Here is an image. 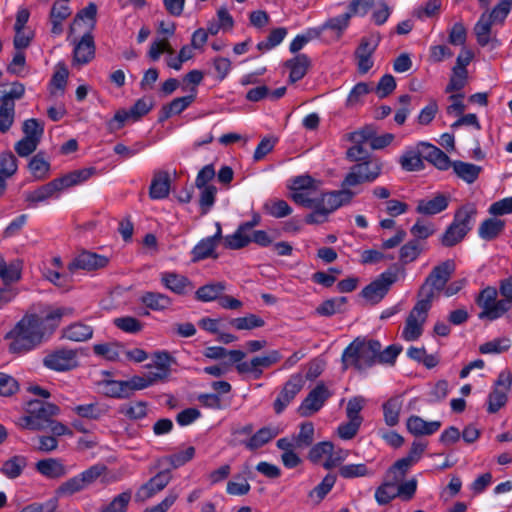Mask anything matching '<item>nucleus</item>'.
Segmentation results:
<instances>
[{"label": "nucleus", "instance_id": "f257e3e1", "mask_svg": "<svg viewBox=\"0 0 512 512\" xmlns=\"http://www.w3.org/2000/svg\"><path fill=\"white\" fill-rule=\"evenodd\" d=\"M46 334L43 320L36 314H26L6 335L11 339L9 350L13 353L28 352L38 346Z\"/></svg>", "mask_w": 512, "mask_h": 512}, {"label": "nucleus", "instance_id": "f03ea898", "mask_svg": "<svg viewBox=\"0 0 512 512\" xmlns=\"http://www.w3.org/2000/svg\"><path fill=\"white\" fill-rule=\"evenodd\" d=\"M382 348L377 340L355 339L342 354L344 368L354 367L359 371L372 367L377 362V355Z\"/></svg>", "mask_w": 512, "mask_h": 512}, {"label": "nucleus", "instance_id": "7ed1b4c3", "mask_svg": "<svg viewBox=\"0 0 512 512\" xmlns=\"http://www.w3.org/2000/svg\"><path fill=\"white\" fill-rule=\"evenodd\" d=\"M59 413L60 408L53 403L31 400L27 403L26 413L20 416L15 423L21 429L40 431L48 428L52 417Z\"/></svg>", "mask_w": 512, "mask_h": 512}, {"label": "nucleus", "instance_id": "20e7f679", "mask_svg": "<svg viewBox=\"0 0 512 512\" xmlns=\"http://www.w3.org/2000/svg\"><path fill=\"white\" fill-rule=\"evenodd\" d=\"M382 170L383 163L379 159H366L349 168L341 182V187H348L352 190L364 183H373L380 177Z\"/></svg>", "mask_w": 512, "mask_h": 512}, {"label": "nucleus", "instance_id": "39448f33", "mask_svg": "<svg viewBox=\"0 0 512 512\" xmlns=\"http://www.w3.org/2000/svg\"><path fill=\"white\" fill-rule=\"evenodd\" d=\"M454 270L455 265L450 260L435 266L420 287L417 296L433 303L440 291L444 290Z\"/></svg>", "mask_w": 512, "mask_h": 512}, {"label": "nucleus", "instance_id": "423d86ee", "mask_svg": "<svg viewBox=\"0 0 512 512\" xmlns=\"http://www.w3.org/2000/svg\"><path fill=\"white\" fill-rule=\"evenodd\" d=\"M431 307L432 303L417 296V302L409 312L401 333L405 341H415L420 338Z\"/></svg>", "mask_w": 512, "mask_h": 512}, {"label": "nucleus", "instance_id": "0eeeda50", "mask_svg": "<svg viewBox=\"0 0 512 512\" xmlns=\"http://www.w3.org/2000/svg\"><path fill=\"white\" fill-rule=\"evenodd\" d=\"M96 14L97 6L94 3H89L85 8L78 11L69 26L68 39L73 35L92 36V31L96 26Z\"/></svg>", "mask_w": 512, "mask_h": 512}, {"label": "nucleus", "instance_id": "6e6552de", "mask_svg": "<svg viewBox=\"0 0 512 512\" xmlns=\"http://www.w3.org/2000/svg\"><path fill=\"white\" fill-rule=\"evenodd\" d=\"M43 364L57 372L72 370L78 366V351L68 348L56 349L44 357Z\"/></svg>", "mask_w": 512, "mask_h": 512}, {"label": "nucleus", "instance_id": "1a4fd4ad", "mask_svg": "<svg viewBox=\"0 0 512 512\" xmlns=\"http://www.w3.org/2000/svg\"><path fill=\"white\" fill-rule=\"evenodd\" d=\"M511 386V372L508 370L500 372L491 393L488 395L487 411L489 413H496L506 404L507 394L510 391Z\"/></svg>", "mask_w": 512, "mask_h": 512}, {"label": "nucleus", "instance_id": "9d476101", "mask_svg": "<svg viewBox=\"0 0 512 512\" xmlns=\"http://www.w3.org/2000/svg\"><path fill=\"white\" fill-rule=\"evenodd\" d=\"M356 195L357 192L348 187H341L340 190L321 194L320 197H317L316 203L330 214L338 208L350 204Z\"/></svg>", "mask_w": 512, "mask_h": 512}, {"label": "nucleus", "instance_id": "9b49d317", "mask_svg": "<svg viewBox=\"0 0 512 512\" xmlns=\"http://www.w3.org/2000/svg\"><path fill=\"white\" fill-rule=\"evenodd\" d=\"M331 395L324 383L317 384L302 401L299 407L300 414L305 417L313 415L323 407Z\"/></svg>", "mask_w": 512, "mask_h": 512}, {"label": "nucleus", "instance_id": "f8f14e48", "mask_svg": "<svg viewBox=\"0 0 512 512\" xmlns=\"http://www.w3.org/2000/svg\"><path fill=\"white\" fill-rule=\"evenodd\" d=\"M379 41L380 38L378 36L361 39V42L355 51L357 69L360 74H366L373 67L374 61L372 55L375 52Z\"/></svg>", "mask_w": 512, "mask_h": 512}, {"label": "nucleus", "instance_id": "ddd939ff", "mask_svg": "<svg viewBox=\"0 0 512 512\" xmlns=\"http://www.w3.org/2000/svg\"><path fill=\"white\" fill-rule=\"evenodd\" d=\"M304 386L303 377L300 374L292 375L284 384L281 392L274 401V410L277 414L282 413L295 396L302 390Z\"/></svg>", "mask_w": 512, "mask_h": 512}, {"label": "nucleus", "instance_id": "4468645a", "mask_svg": "<svg viewBox=\"0 0 512 512\" xmlns=\"http://www.w3.org/2000/svg\"><path fill=\"white\" fill-rule=\"evenodd\" d=\"M109 263V258L90 251H83L78 254L73 261L68 265V269L74 272L77 269L86 271H94L106 267Z\"/></svg>", "mask_w": 512, "mask_h": 512}, {"label": "nucleus", "instance_id": "2eb2a0df", "mask_svg": "<svg viewBox=\"0 0 512 512\" xmlns=\"http://www.w3.org/2000/svg\"><path fill=\"white\" fill-rule=\"evenodd\" d=\"M72 8L66 1H55L49 12L50 32L60 36L64 32V23L72 15Z\"/></svg>", "mask_w": 512, "mask_h": 512}, {"label": "nucleus", "instance_id": "dca6fc26", "mask_svg": "<svg viewBox=\"0 0 512 512\" xmlns=\"http://www.w3.org/2000/svg\"><path fill=\"white\" fill-rule=\"evenodd\" d=\"M160 282L165 289L179 296L188 294L194 287L188 277L176 272L160 273Z\"/></svg>", "mask_w": 512, "mask_h": 512}, {"label": "nucleus", "instance_id": "f3484780", "mask_svg": "<svg viewBox=\"0 0 512 512\" xmlns=\"http://www.w3.org/2000/svg\"><path fill=\"white\" fill-rule=\"evenodd\" d=\"M171 474L168 471H161L152 477L147 483L143 484L138 490L136 496L139 500H147L158 492L162 491L170 482Z\"/></svg>", "mask_w": 512, "mask_h": 512}, {"label": "nucleus", "instance_id": "a211bd4d", "mask_svg": "<svg viewBox=\"0 0 512 512\" xmlns=\"http://www.w3.org/2000/svg\"><path fill=\"white\" fill-rule=\"evenodd\" d=\"M392 280L382 274L379 278L367 285L361 292L362 296L371 304L380 302L387 294Z\"/></svg>", "mask_w": 512, "mask_h": 512}, {"label": "nucleus", "instance_id": "6ab92c4d", "mask_svg": "<svg viewBox=\"0 0 512 512\" xmlns=\"http://www.w3.org/2000/svg\"><path fill=\"white\" fill-rule=\"evenodd\" d=\"M38 473L48 479H59L68 474V468L58 458H47L39 460L35 464Z\"/></svg>", "mask_w": 512, "mask_h": 512}, {"label": "nucleus", "instance_id": "aec40b11", "mask_svg": "<svg viewBox=\"0 0 512 512\" xmlns=\"http://www.w3.org/2000/svg\"><path fill=\"white\" fill-rule=\"evenodd\" d=\"M93 168H83L79 170H75L71 173H68L62 177L53 179V182L57 188L58 194H60L63 190L68 189L72 186L81 184L88 180L93 174Z\"/></svg>", "mask_w": 512, "mask_h": 512}, {"label": "nucleus", "instance_id": "412c9836", "mask_svg": "<svg viewBox=\"0 0 512 512\" xmlns=\"http://www.w3.org/2000/svg\"><path fill=\"white\" fill-rule=\"evenodd\" d=\"M93 168H83L79 170H75L71 173H68L62 177L53 179V182L57 188L58 194H60L63 190L68 189L72 186L81 184L88 180L93 174Z\"/></svg>", "mask_w": 512, "mask_h": 512}, {"label": "nucleus", "instance_id": "4be33fe9", "mask_svg": "<svg viewBox=\"0 0 512 512\" xmlns=\"http://www.w3.org/2000/svg\"><path fill=\"white\" fill-rule=\"evenodd\" d=\"M221 239V227L217 224V232L213 236L200 240L192 249L193 261L204 260L213 256L217 242Z\"/></svg>", "mask_w": 512, "mask_h": 512}, {"label": "nucleus", "instance_id": "5701e85b", "mask_svg": "<svg viewBox=\"0 0 512 512\" xmlns=\"http://www.w3.org/2000/svg\"><path fill=\"white\" fill-rule=\"evenodd\" d=\"M74 62L79 65L89 63L95 56V44L93 36L81 37L79 41H73Z\"/></svg>", "mask_w": 512, "mask_h": 512}, {"label": "nucleus", "instance_id": "b1692460", "mask_svg": "<svg viewBox=\"0 0 512 512\" xmlns=\"http://www.w3.org/2000/svg\"><path fill=\"white\" fill-rule=\"evenodd\" d=\"M141 303L148 309L153 311H165L173 305L170 296L155 291H146L140 296Z\"/></svg>", "mask_w": 512, "mask_h": 512}, {"label": "nucleus", "instance_id": "393cba45", "mask_svg": "<svg viewBox=\"0 0 512 512\" xmlns=\"http://www.w3.org/2000/svg\"><path fill=\"white\" fill-rule=\"evenodd\" d=\"M406 427L415 436L432 435L440 429L441 422L425 421L419 416L412 415L408 418Z\"/></svg>", "mask_w": 512, "mask_h": 512}, {"label": "nucleus", "instance_id": "a878e982", "mask_svg": "<svg viewBox=\"0 0 512 512\" xmlns=\"http://www.w3.org/2000/svg\"><path fill=\"white\" fill-rule=\"evenodd\" d=\"M149 369L147 375L152 385L165 379L170 373V357L168 353L156 354L153 364L149 365Z\"/></svg>", "mask_w": 512, "mask_h": 512}, {"label": "nucleus", "instance_id": "bb28decb", "mask_svg": "<svg viewBox=\"0 0 512 512\" xmlns=\"http://www.w3.org/2000/svg\"><path fill=\"white\" fill-rule=\"evenodd\" d=\"M170 192V178L165 171H159L154 174L149 188L151 199L159 200L168 197Z\"/></svg>", "mask_w": 512, "mask_h": 512}, {"label": "nucleus", "instance_id": "cd10ccee", "mask_svg": "<svg viewBox=\"0 0 512 512\" xmlns=\"http://www.w3.org/2000/svg\"><path fill=\"white\" fill-rule=\"evenodd\" d=\"M71 411L80 418L92 421L100 420L107 413V409L97 401L75 405Z\"/></svg>", "mask_w": 512, "mask_h": 512}, {"label": "nucleus", "instance_id": "c85d7f7f", "mask_svg": "<svg viewBox=\"0 0 512 512\" xmlns=\"http://www.w3.org/2000/svg\"><path fill=\"white\" fill-rule=\"evenodd\" d=\"M93 328L83 322H74L65 327L62 331V337L74 341L84 342L92 338Z\"/></svg>", "mask_w": 512, "mask_h": 512}, {"label": "nucleus", "instance_id": "c756f323", "mask_svg": "<svg viewBox=\"0 0 512 512\" xmlns=\"http://www.w3.org/2000/svg\"><path fill=\"white\" fill-rule=\"evenodd\" d=\"M311 60L306 54H298L286 61L285 66L290 70L289 80L294 83L301 80L307 73Z\"/></svg>", "mask_w": 512, "mask_h": 512}, {"label": "nucleus", "instance_id": "7c9ffc66", "mask_svg": "<svg viewBox=\"0 0 512 512\" xmlns=\"http://www.w3.org/2000/svg\"><path fill=\"white\" fill-rule=\"evenodd\" d=\"M449 204V198L438 194L432 199H422L418 202L416 211L424 215H435L444 211Z\"/></svg>", "mask_w": 512, "mask_h": 512}, {"label": "nucleus", "instance_id": "2f4dec72", "mask_svg": "<svg viewBox=\"0 0 512 512\" xmlns=\"http://www.w3.org/2000/svg\"><path fill=\"white\" fill-rule=\"evenodd\" d=\"M477 208L473 203H467L456 210L452 223L469 232L475 222Z\"/></svg>", "mask_w": 512, "mask_h": 512}, {"label": "nucleus", "instance_id": "473e14b6", "mask_svg": "<svg viewBox=\"0 0 512 512\" xmlns=\"http://www.w3.org/2000/svg\"><path fill=\"white\" fill-rule=\"evenodd\" d=\"M225 290V282H211L199 287L195 292V298L201 302H212L215 300L219 301V298Z\"/></svg>", "mask_w": 512, "mask_h": 512}, {"label": "nucleus", "instance_id": "72a5a7b5", "mask_svg": "<svg viewBox=\"0 0 512 512\" xmlns=\"http://www.w3.org/2000/svg\"><path fill=\"white\" fill-rule=\"evenodd\" d=\"M398 480H394L393 477H387L385 475L384 482L375 490V500L379 505H386L393 499L397 498V484Z\"/></svg>", "mask_w": 512, "mask_h": 512}, {"label": "nucleus", "instance_id": "f704fd0d", "mask_svg": "<svg viewBox=\"0 0 512 512\" xmlns=\"http://www.w3.org/2000/svg\"><path fill=\"white\" fill-rule=\"evenodd\" d=\"M505 228V221L496 217L484 220L479 228L478 235L481 239L491 241L497 238Z\"/></svg>", "mask_w": 512, "mask_h": 512}, {"label": "nucleus", "instance_id": "c9c22d12", "mask_svg": "<svg viewBox=\"0 0 512 512\" xmlns=\"http://www.w3.org/2000/svg\"><path fill=\"white\" fill-rule=\"evenodd\" d=\"M278 434L279 430L275 427H263L259 429L249 440L245 441L244 445L247 449L254 451L267 444Z\"/></svg>", "mask_w": 512, "mask_h": 512}, {"label": "nucleus", "instance_id": "e433bc0d", "mask_svg": "<svg viewBox=\"0 0 512 512\" xmlns=\"http://www.w3.org/2000/svg\"><path fill=\"white\" fill-rule=\"evenodd\" d=\"M59 194L57 192V188L52 181L48 182L45 185L38 187L37 189L26 193L25 200L31 204H38L40 202H44L51 198H58Z\"/></svg>", "mask_w": 512, "mask_h": 512}, {"label": "nucleus", "instance_id": "4c0bfd02", "mask_svg": "<svg viewBox=\"0 0 512 512\" xmlns=\"http://www.w3.org/2000/svg\"><path fill=\"white\" fill-rule=\"evenodd\" d=\"M26 466V457L23 455H15L3 462L0 472L8 479H15L22 474Z\"/></svg>", "mask_w": 512, "mask_h": 512}, {"label": "nucleus", "instance_id": "58836bf2", "mask_svg": "<svg viewBox=\"0 0 512 512\" xmlns=\"http://www.w3.org/2000/svg\"><path fill=\"white\" fill-rule=\"evenodd\" d=\"M21 270L22 263L20 261L17 260L7 264L3 256L0 255V278L6 285L19 281Z\"/></svg>", "mask_w": 512, "mask_h": 512}, {"label": "nucleus", "instance_id": "ea45409f", "mask_svg": "<svg viewBox=\"0 0 512 512\" xmlns=\"http://www.w3.org/2000/svg\"><path fill=\"white\" fill-rule=\"evenodd\" d=\"M336 480L335 474H327L316 487L309 491L308 498L316 504L320 503L332 490Z\"/></svg>", "mask_w": 512, "mask_h": 512}, {"label": "nucleus", "instance_id": "a19ab883", "mask_svg": "<svg viewBox=\"0 0 512 512\" xmlns=\"http://www.w3.org/2000/svg\"><path fill=\"white\" fill-rule=\"evenodd\" d=\"M28 169L34 179L44 180L49 175L50 163L46 160L43 152H38L29 161Z\"/></svg>", "mask_w": 512, "mask_h": 512}, {"label": "nucleus", "instance_id": "79ce46f5", "mask_svg": "<svg viewBox=\"0 0 512 512\" xmlns=\"http://www.w3.org/2000/svg\"><path fill=\"white\" fill-rule=\"evenodd\" d=\"M374 474V470L369 468L365 463L345 464L339 468V475L344 479L372 477Z\"/></svg>", "mask_w": 512, "mask_h": 512}, {"label": "nucleus", "instance_id": "37998d69", "mask_svg": "<svg viewBox=\"0 0 512 512\" xmlns=\"http://www.w3.org/2000/svg\"><path fill=\"white\" fill-rule=\"evenodd\" d=\"M402 408L400 396L390 398L383 404L384 420L388 426H395L399 422V415Z\"/></svg>", "mask_w": 512, "mask_h": 512}, {"label": "nucleus", "instance_id": "c03bdc74", "mask_svg": "<svg viewBox=\"0 0 512 512\" xmlns=\"http://www.w3.org/2000/svg\"><path fill=\"white\" fill-rule=\"evenodd\" d=\"M427 152L425 158L439 170H447L452 166V162L448 155L438 147L426 144Z\"/></svg>", "mask_w": 512, "mask_h": 512}, {"label": "nucleus", "instance_id": "a18cd8bd", "mask_svg": "<svg viewBox=\"0 0 512 512\" xmlns=\"http://www.w3.org/2000/svg\"><path fill=\"white\" fill-rule=\"evenodd\" d=\"M456 175L467 183H473L479 176L481 167L462 161H455L452 164Z\"/></svg>", "mask_w": 512, "mask_h": 512}, {"label": "nucleus", "instance_id": "49530a36", "mask_svg": "<svg viewBox=\"0 0 512 512\" xmlns=\"http://www.w3.org/2000/svg\"><path fill=\"white\" fill-rule=\"evenodd\" d=\"M126 381L106 380L102 383L103 394L111 398H128L130 397Z\"/></svg>", "mask_w": 512, "mask_h": 512}, {"label": "nucleus", "instance_id": "de8ad7c7", "mask_svg": "<svg viewBox=\"0 0 512 512\" xmlns=\"http://www.w3.org/2000/svg\"><path fill=\"white\" fill-rule=\"evenodd\" d=\"M248 230L241 224L236 231L225 237V247L233 250L241 249L251 242Z\"/></svg>", "mask_w": 512, "mask_h": 512}, {"label": "nucleus", "instance_id": "09e8293b", "mask_svg": "<svg viewBox=\"0 0 512 512\" xmlns=\"http://www.w3.org/2000/svg\"><path fill=\"white\" fill-rule=\"evenodd\" d=\"M230 325L236 330H253L265 325L263 318L256 314H247L243 317L233 318Z\"/></svg>", "mask_w": 512, "mask_h": 512}, {"label": "nucleus", "instance_id": "8fccbe9b", "mask_svg": "<svg viewBox=\"0 0 512 512\" xmlns=\"http://www.w3.org/2000/svg\"><path fill=\"white\" fill-rule=\"evenodd\" d=\"M119 412L130 420H140L147 416V402L135 401L120 406Z\"/></svg>", "mask_w": 512, "mask_h": 512}, {"label": "nucleus", "instance_id": "3c124183", "mask_svg": "<svg viewBox=\"0 0 512 512\" xmlns=\"http://www.w3.org/2000/svg\"><path fill=\"white\" fill-rule=\"evenodd\" d=\"M509 300L500 299L489 305L479 314L480 319L496 320L502 317L511 308Z\"/></svg>", "mask_w": 512, "mask_h": 512}, {"label": "nucleus", "instance_id": "603ef678", "mask_svg": "<svg viewBox=\"0 0 512 512\" xmlns=\"http://www.w3.org/2000/svg\"><path fill=\"white\" fill-rule=\"evenodd\" d=\"M495 24L487 17V13H483L474 27L477 42L481 46H486L490 41L491 27Z\"/></svg>", "mask_w": 512, "mask_h": 512}, {"label": "nucleus", "instance_id": "864d4df0", "mask_svg": "<svg viewBox=\"0 0 512 512\" xmlns=\"http://www.w3.org/2000/svg\"><path fill=\"white\" fill-rule=\"evenodd\" d=\"M265 212L274 218H284L292 213L290 205L281 199H270L263 206Z\"/></svg>", "mask_w": 512, "mask_h": 512}, {"label": "nucleus", "instance_id": "5fc2aeb1", "mask_svg": "<svg viewBox=\"0 0 512 512\" xmlns=\"http://www.w3.org/2000/svg\"><path fill=\"white\" fill-rule=\"evenodd\" d=\"M351 17L352 16L347 11L344 14L329 18L322 24L323 30H332L336 32L337 37L340 38L344 31L348 28Z\"/></svg>", "mask_w": 512, "mask_h": 512}, {"label": "nucleus", "instance_id": "6e6d98bb", "mask_svg": "<svg viewBox=\"0 0 512 512\" xmlns=\"http://www.w3.org/2000/svg\"><path fill=\"white\" fill-rule=\"evenodd\" d=\"M85 489L79 475L73 476L58 486L55 493L58 497H70Z\"/></svg>", "mask_w": 512, "mask_h": 512}, {"label": "nucleus", "instance_id": "4d7b16f0", "mask_svg": "<svg viewBox=\"0 0 512 512\" xmlns=\"http://www.w3.org/2000/svg\"><path fill=\"white\" fill-rule=\"evenodd\" d=\"M130 500L131 492H122L114 497L109 504L102 506L97 512H126Z\"/></svg>", "mask_w": 512, "mask_h": 512}, {"label": "nucleus", "instance_id": "13d9d810", "mask_svg": "<svg viewBox=\"0 0 512 512\" xmlns=\"http://www.w3.org/2000/svg\"><path fill=\"white\" fill-rule=\"evenodd\" d=\"M15 116V103L7 101H2L0 105V131L5 133L7 132L13 122Z\"/></svg>", "mask_w": 512, "mask_h": 512}, {"label": "nucleus", "instance_id": "bf43d9fd", "mask_svg": "<svg viewBox=\"0 0 512 512\" xmlns=\"http://www.w3.org/2000/svg\"><path fill=\"white\" fill-rule=\"evenodd\" d=\"M511 346V340L507 337H500L488 341L479 347L482 354H497L507 351Z\"/></svg>", "mask_w": 512, "mask_h": 512}, {"label": "nucleus", "instance_id": "052dcab7", "mask_svg": "<svg viewBox=\"0 0 512 512\" xmlns=\"http://www.w3.org/2000/svg\"><path fill=\"white\" fill-rule=\"evenodd\" d=\"M467 233L463 228L451 223L442 236V244L446 247L454 246L462 241Z\"/></svg>", "mask_w": 512, "mask_h": 512}, {"label": "nucleus", "instance_id": "680f3d73", "mask_svg": "<svg viewBox=\"0 0 512 512\" xmlns=\"http://www.w3.org/2000/svg\"><path fill=\"white\" fill-rule=\"evenodd\" d=\"M195 456V448L193 446H188L184 450H180L176 453H173L167 457L165 460L173 467L179 468L189 461H191Z\"/></svg>", "mask_w": 512, "mask_h": 512}, {"label": "nucleus", "instance_id": "e2e57ef3", "mask_svg": "<svg viewBox=\"0 0 512 512\" xmlns=\"http://www.w3.org/2000/svg\"><path fill=\"white\" fill-rule=\"evenodd\" d=\"M467 78H468L467 69H463L460 67H453L449 84L446 87V92H454V91L462 90L467 83Z\"/></svg>", "mask_w": 512, "mask_h": 512}, {"label": "nucleus", "instance_id": "0e129e2a", "mask_svg": "<svg viewBox=\"0 0 512 512\" xmlns=\"http://www.w3.org/2000/svg\"><path fill=\"white\" fill-rule=\"evenodd\" d=\"M320 181L315 180L309 175H300L291 180L289 189L291 191H304L314 190L317 191L320 186Z\"/></svg>", "mask_w": 512, "mask_h": 512}, {"label": "nucleus", "instance_id": "69168bd1", "mask_svg": "<svg viewBox=\"0 0 512 512\" xmlns=\"http://www.w3.org/2000/svg\"><path fill=\"white\" fill-rule=\"evenodd\" d=\"M107 471V467L103 464H94L86 470L79 473V477L85 487V489L94 484L97 479Z\"/></svg>", "mask_w": 512, "mask_h": 512}, {"label": "nucleus", "instance_id": "338daca9", "mask_svg": "<svg viewBox=\"0 0 512 512\" xmlns=\"http://www.w3.org/2000/svg\"><path fill=\"white\" fill-rule=\"evenodd\" d=\"M512 8L511 0H500L491 12L487 13V17L495 24H503Z\"/></svg>", "mask_w": 512, "mask_h": 512}, {"label": "nucleus", "instance_id": "774afa93", "mask_svg": "<svg viewBox=\"0 0 512 512\" xmlns=\"http://www.w3.org/2000/svg\"><path fill=\"white\" fill-rule=\"evenodd\" d=\"M414 464L406 457L398 459L386 472L387 477H393L394 480L401 482L410 468Z\"/></svg>", "mask_w": 512, "mask_h": 512}]
</instances>
